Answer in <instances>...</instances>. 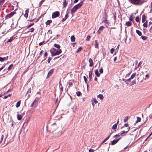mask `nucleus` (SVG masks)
Returning <instances> with one entry per match:
<instances>
[{
    "instance_id": "obj_1",
    "label": "nucleus",
    "mask_w": 152,
    "mask_h": 152,
    "mask_svg": "<svg viewBox=\"0 0 152 152\" xmlns=\"http://www.w3.org/2000/svg\"><path fill=\"white\" fill-rule=\"evenodd\" d=\"M50 52L52 56H55L56 55H59L62 52L61 49L56 50V49L52 48L50 50Z\"/></svg>"
},
{
    "instance_id": "obj_2",
    "label": "nucleus",
    "mask_w": 152,
    "mask_h": 152,
    "mask_svg": "<svg viewBox=\"0 0 152 152\" xmlns=\"http://www.w3.org/2000/svg\"><path fill=\"white\" fill-rule=\"evenodd\" d=\"M129 1L131 4L137 5H140L143 3L142 0H129Z\"/></svg>"
},
{
    "instance_id": "obj_3",
    "label": "nucleus",
    "mask_w": 152,
    "mask_h": 152,
    "mask_svg": "<svg viewBox=\"0 0 152 152\" xmlns=\"http://www.w3.org/2000/svg\"><path fill=\"white\" fill-rule=\"evenodd\" d=\"M60 13L58 11H56L53 13L52 16V18H55L59 16Z\"/></svg>"
},
{
    "instance_id": "obj_4",
    "label": "nucleus",
    "mask_w": 152,
    "mask_h": 152,
    "mask_svg": "<svg viewBox=\"0 0 152 152\" xmlns=\"http://www.w3.org/2000/svg\"><path fill=\"white\" fill-rule=\"evenodd\" d=\"M16 14L15 12H13L7 14L5 16L6 19H8L12 17L15 14Z\"/></svg>"
},
{
    "instance_id": "obj_5",
    "label": "nucleus",
    "mask_w": 152,
    "mask_h": 152,
    "mask_svg": "<svg viewBox=\"0 0 152 152\" xmlns=\"http://www.w3.org/2000/svg\"><path fill=\"white\" fill-rule=\"evenodd\" d=\"M127 129L126 130V131H122L121 132V135H123L125 133H127L129 131V130L130 129V127L129 126L127 127Z\"/></svg>"
},
{
    "instance_id": "obj_6",
    "label": "nucleus",
    "mask_w": 152,
    "mask_h": 152,
    "mask_svg": "<svg viewBox=\"0 0 152 152\" xmlns=\"http://www.w3.org/2000/svg\"><path fill=\"white\" fill-rule=\"evenodd\" d=\"M77 10V7L75 6L71 10V13L72 14H73L74 13L76 12Z\"/></svg>"
},
{
    "instance_id": "obj_7",
    "label": "nucleus",
    "mask_w": 152,
    "mask_h": 152,
    "mask_svg": "<svg viewBox=\"0 0 152 152\" xmlns=\"http://www.w3.org/2000/svg\"><path fill=\"white\" fill-rule=\"evenodd\" d=\"M121 139V138H119L118 139L114 140H113V141H112L111 142V144L112 145H114L116 144L118 141L119 140Z\"/></svg>"
},
{
    "instance_id": "obj_8",
    "label": "nucleus",
    "mask_w": 152,
    "mask_h": 152,
    "mask_svg": "<svg viewBox=\"0 0 152 152\" xmlns=\"http://www.w3.org/2000/svg\"><path fill=\"white\" fill-rule=\"evenodd\" d=\"M53 69H50L48 73L47 78H48L53 73Z\"/></svg>"
},
{
    "instance_id": "obj_9",
    "label": "nucleus",
    "mask_w": 152,
    "mask_h": 152,
    "mask_svg": "<svg viewBox=\"0 0 152 152\" xmlns=\"http://www.w3.org/2000/svg\"><path fill=\"white\" fill-rule=\"evenodd\" d=\"M83 1H81L80 3L78 4H77L75 6V7H77V9L80 8L82 5L83 4Z\"/></svg>"
},
{
    "instance_id": "obj_10",
    "label": "nucleus",
    "mask_w": 152,
    "mask_h": 152,
    "mask_svg": "<svg viewBox=\"0 0 152 152\" xmlns=\"http://www.w3.org/2000/svg\"><path fill=\"white\" fill-rule=\"evenodd\" d=\"M29 12V10L28 9H27L25 11V13L24 15V16L26 18H27L28 17V13Z\"/></svg>"
},
{
    "instance_id": "obj_11",
    "label": "nucleus",
    "mask_w": 152,
    "mask_h": 152,
    "mask_svg": "<svg viewBox=\"0 0 152 152\" xmlns=\"http://www.w3.org/2000/svg\"><path fill=\"white\" fill-rule=\"evenodd\" d=\"M104 28V27L103 26H102L99 27V29L98 31V32L99 34H100L101 31L103 30Z\"/></svg>"
},
{
    "instance_id": "obj_12",
    "label": "nucleus",
    "mask_w": 152,
    "mask_h": 152,
    "mask_svg": "<svg viewBox=\"0 0 152 152\" xmlns=\"http://www.w3.org/2000/svg\"><path fill=\"white\" fill-rule=\"evenodd\" d=\"M37 102V101L36 99H35L33 101V102L32 103L31 107H33L36 105V103Z\"/></svg>"
},
{
    "instance_id": "obj_13",
    "label": "nucleus",
    "mask_w": 152,
    "mask_h": 152,
    "mask_svg": "<svg viewBox=\"0 0 152 152\" xmlns=\"http://www.w3.org/2000/svg\"><path fill=\"white\" fill-rule=\"evenodd\" d=\"M89 66L91 67L93 65V62L91 58H90L89 60Z\"/></svg>"
},
{
    "instance_id": "obj_14",
    "label": "nucleus",
    "mask_w": 152,
    "mask_h": 152,
    "mask_svg": "<svg viewBox=\"0 0 152 152\" xmlns=\"http://www.w3.org/2000/svg\"><path fill=\"white\" fill-rule=\"evenodd\" d=\"M22 117H23L22 115H20L18 114H17V119L18 120H21L22 119Z\"/></svg>"
},
{
    "instance_id": "obj_15",
    "label": "nucleus",
    "mask_w": 152,
    "mask_h": 152,
    "mask_svg": "<svg viewBox=\"0 0 152 152\" xmlns=\"http://www.w3.org/2000/svg\"><path fill=\"white\" fill-rule=\"evenodd\" d=\"M69 13L68 12L67 14H66L65 15L64 18H62V20H61V21H62L63 22V21H65L66 20V19L68 18V14Z\"/></svg>"
},
{
    "instance_id": "obj_16",
    "label": "nucleus",
    "mask_w": 152,
    "mask_h": 152,
    "mask_svg": "<svg viewBox=\"0 0 152 152\" xmlns=\"http://www.w3.org/2000/svg\"><path fill=\"white\" fill-rule=\"evenodd\" d=\"M94 47L95 48H99L97 40H95L94 42Z\"/></svg>"
},
{
    "instance_id": "obj_17",
    "label": "nucleus",
    "mask_w": 152,
    "mask_h": 152,
    "mask_svg": "<svg viewBox=\"0 0 152 152\" xmlns=\"http://www.w3.org/2000/svg\"><path fill=\"white\" fill-rule=\"evenodd\" d=\"M67 4V3L66 2V0H64L63 3V7H66Z\"/></svg>"
},
{
    "instance_id": "obj_18",
    "label": "nucleus",
    "mask_w": 152,
    "mask_h": 152,
    "mask_svg": "<svg viewBox=\"0 0 152 152\" xmlns=\"http://www.w3.org/2000/svg\"><path fill=\"white\" fill-rule=\"evenodd\" d=\"M95 74L97 77H99L100 76V74L99 73V71L97 69L95 71Z\"/></svg>"
},
{
    "instance_id": "obj_19",
    "label": "nucleus",
    "mask_w": 152,
    "mask_h": 152,
    "mask_svg": "<svg viewBox=\"0 0 152 152\" xmlns=\"http://www.w3.org/2000/svg\"><path fill=\"white\" fill-rule=\"evenodd\" d=\"M112 134V133H111L109 135L108 137H107V138H106L101 143V144H102V143H104L105 142H106L107 140H108L109 138H110V135L111 134Z\"/></svg>"
},
{
    "instance_id": "obj_20",
    "label": "nucleus",
    "mask_w": 152,
    "mask_h": 152,
    "mask_svg": "<svg viewBox=\"0 0 152 152\" xmlns=\"http://www.w3.org/2000/svg\"><path fill=\"white\" fill-rule=\"evenodd\" d=\"M132 23L130 21L127 22L125 24V25L127 26H130L132 25Z\"/></svg>"
},
{
    "instance_id": "obj_21",
    "label": "nucleus",
    "mask_w": 152,
    "mask_h": 152,
    "mask_svg": "<svg viewBox=\"0 0 152 152\" xmlns=\"http://www.w3.org/2000/svg\"><path fill=\"white\" fill-rule=\"evenodd\" d=\"M97 97L100 99L101 100L103 99L104 98L102 94H99L97 96Z\"/></svg>"
},
{
    "instance_id": "obj_22",
    "label": "nucleus",
    "mask_w": 152,
    "mask_h": 152,
    "mask_svg": "<svg viewBox=\"0 0 152 152\" xmlns=\"http://www.w3.org/2000/svg\"><path fill=\"white\" fill-rule=\"evenodd\" d=\"M70 39L71 41L72 42H75V38L74 36H71Z\"/></svg>"
},
{
    "instance_id": "obj_23",
    "label": "nucleus",
    "mask_w": 152,
    "mask_h": 152,
    "mask_svg": "<svg viewBox=\"0 0 152 152\" xmlns=\"http://www.w3.org/2000/svg\"><path fill=\"white\" fill-rule=\"evenodd\" d=\"M92 102H93V103H94L96 104L98 103V101L96 99L94 98L92 100Z\"/></svg>"
},
{
    "instance_id": "obj_24",
    "label": "nucleus",
    "mask_w": 152,
    "mask_h": 152,
    "mask_svg": "<svg viewBox=\"0 0 152 152\" xmlns=\"http://www.w3.org/2000/svg\"><path fill=\"white\" fill-rule=\"evenodd\" d=\"M20 101H18L16 103V107L17 108L18 107L20 106Z\"/></svg>"
},
{
    "instance_id": "obj_25",
    "label": "nucleus",
    "mask_w": 152,
    "mask_h": 152,
    "mask_svg": "<svg viewBox=\"0 0 152 152\" xmlns=\"http://www.w3.org/2000/svg\"><path fill=\"white\" fill-rule=\"evenodd\" d=\"M128 126H129L128 124V123H126L124 124V125L123 126H122L121 127V129H124L125 127H128Z\"/></svg>"
},
{
    "instance_id": "obj_26",
    "label": "nucleus",
    "mask_w": 152,
    "mask_h": 152,
    "mask_svg": "<svg viewBox=\"0 0 152 152\" xmlns=\"http://www.w3.org/2000/svg\"><path fill=\"white\" fill-rule=\"evenodd\" d=\"M83 78H84V80L85 81V83L86 84H87V86H88V83H87L88 80H87V79L86 77V76H83Z\"/></svg>"
},
{
    "instance_id": "obj_27",
    "label": "nucleus",
    "mask_w": 152,
    "mask_h": 152,
    "mask_svg": "<svg viewBox=\"0 0 152 152\" xmlns=\"http://www.w3.org/2000/svg\"><path fill=\"white\" fill-rule=\"evenodd\" d=\"M136 32L140 36L142 35V33L141 31H140L136 30Z\"/></svg>"
},
{
    "instance_id": "obj_28",
    "label": "nucleus",
    "mask_w": 152,
    "mask_h": 152,
    "mask_svg": "<svg viewBox=\"0 0 152 152\" xmlns=\"http://www.w3.org/2000/svg\"><path fill=\"white\" fill-rule=\"evenodd\" d=\"M54 46L55 47H56L58 49H59L60 48V46L59 45L56 44H54Z\"/></svg>"
},
{
    "instance_id": "obj_29",
    "label": "nucleus",
    "mask_w": 152,
    "mask_h": 152,
    "mask_svg": "<svg viewBox=\"0 0 152 152\" xmlns=\"http://www.w3.org/2000/svg\"><path fill=\"white\" fill-rule=\"evenodd\" d=\"M52 21L51 20H48L46 22V24L47 25H50L52 22Z\"/></svg>"
},
{
    "instance_id": "obj_30",
    "label": "nucleus",
    "mask_w": 152,
    "mask_h": 152,
    "mask_svg": "<svg viewBox=\"0 0 152 152\" xmlns=\"http://www.w3.org/2000/svg\"><path fill=\"white\" fill-rule=\"evenodd\" d=\"M13 64H11L7 68V70L8 71H9L12 68V67L13 66Z\"/></svg>"
},
{
    "instance_id": "obj_31",
    "label": "nucleus",
    "mask_w": 152,
    "mask_h": 152,
    "mask_svg": "<svg viewBox=\"0 0 152 152\" xmlns=\"http://www.w3.org/2000/svg\"><path fill=\"white\" fill-rule=\"evenodd\" d=\"M147 23H148L147 21H146L145 22V23H144L143 24V26L147 28L148 26Z\"/></svg>"
},
{
    "instance_id": "obj_32",
    "label": "nucleus",
    "mask_w": 152,
    "mask_h": 152,
    "mask_svg": "<svg viewBox=\"0 0 152 152\" xmlns=\"http://www.w3.org/2000/svg\"><path fill=\"white\" fill-rule=\"evenodd\" d=\"M6 58L5 57L2 58L0 57V61L1 62H3L6 60Z\"/></svg>"
},
{
    "instance_id": "obj_33",
    "label": "nucleus",
    "mask_w": 152,
    "mask_h": 152,
    "mask_svg": "<svg viewBox=\"0 0 152 152\" xmlns=\"http://www.w3.org/2000/svg\"><path fill=\"white\" fill-rule=\"evenodd\" d=\"M136 73H134L131 76V77H130V78L132 79H133L136 76Z\"/></svg>"
},
{
    "instance_id": "obj_34",
    "label": "nucleus",
    "mask_w": 152,
    "mask_h": 152,
    "mask_svg": "<svg viewBox=\"0 0 152 152\" xmlns=\"http://www.w3.org/2000/svg\"><path fill=\"white\" fill-rule=\"evenodd\" d=\"M76 94L78 96H80L82 94L79 91L77 92Z\"/></svg>"
},
{
    "instance_id": "obj_35",
    "label": "nucleus",
    "mask_w": 152,
    "mask_h": 152,
    "mask_svg": "<svg viewBox=\"0 0 152 152\" xmlns=\"http://www.w3.org/2000/svg\"><path fill=\"white\" fill-rule=\"evenodd\" d=\"M82 47H80L79 48H78V49H77V53H78L80 51L82 50Z\"/></svg>"
},
{
    "instance_id": "obj_36",
    "label": "nucleus",
    "mask_w": 152,
    "mask_h": 152,
    "mask_svg": "<svg viewBox=\"0 0 152 152\" xmlns=\"http://www.w3.org/2000/svg\"><path fill=\"white\" fill-rule=\"evenodd\" d=\"M141 118L139 117H137V120L136 121V123H137L138 122H140L141 121Z\"/></svg>"
},
{
    "instance_id": "obj_37",
    "label": "nucleus",
    "mask_w": 152,
    "mask_h": 152,
    "mask_svg": "<svg viewBox=\"0 0 152 152\" xmlns=\"http://www.w3.org/2000/svg\"><path fill=\"white\" fill-rule=\"evenodd\" d=\"M117 125L115 124L114 125L112 126V129H116L117 128Z\"/></svg>"
},
{
    "instance_id": "obj_38",
    "label": "nucleus",
    "mask_w": 152,
    "mask_h": 152,
    "mask_svg": "<svg viewBox=\"0 0 152 152\" xmlns=\"http://www.w3.org/2000/svg\"><path fill=\"white\" fill-rule=\"evenodd\" d=\"M91 38V37L90 36L88 35L87 37L86 40V41H89L90 40Z\"/></svg>"
},
{
    "instance_id": "obj_39",
    "label": "nucleus",
    "mask_w": 152,
    "mask_h": 152,
    "mask_svg": "<svg viewBox=\"0 0 152 152\" xmlns=\"http://www.w3.org/2000/svg\"><path fill=\"white\" fill-rule=\"evenodd\" d=\"M34 28H31L29 29V31H28V32H32L34 31Z\"/></svg>"
},
{
    "instance_id": "obj_40",
    "label": "nucleus",
    "mask_w": 152,
    "mask_h": 152,
    "mask_svg": "<svg viewBox=\"0 0 152 152\" xmlns=\"http://www.w3.org/2000/svg\"><path fill=\"white\" fill-rule=\"evenodd\" d=\"M145 17L143 15L142 16V22H145Z\"/></svg>"
},
{
    "instance_id": "obj_41",
    "label": "nucleus",
    "mask_w": 152,
    "mask_h": 152,
    "mask_svg": "<svg viewBox=\"0 0 152 152\" xmlns=\"http://www.w3.org/2000/svg\"><path fill=\"white\" fill-rule=\"evenodd\" d=\"M128 119V116H127L125 118H124V122H126L127 121Z\"/></svg>"
},
{
    "instance_id": "obj_42",
    "label": "nucleus",
    "mask_w": 152,
    "mask_h": 152,
    "mask_svg": "<svg viewBox=\"0 0 152 152\" xmlns=\"http://www.w3.org/2000/svg\"><path fill=\"white\" fill-rule=\"evenodd\" d=\"M115 50V49L113 48H112L110 50V53L111 54H113Z\"/></svg>"
},
{
    "instance_id": "obj_43",
    "label": "nucleus",
    "mask_w": 152,
    "mask_h": 152,
    "mask_svg": "<svg viewBox=\"0 0 152 152\" xmlns=\"http://www.w3.org/2000/svg\"><path fill=\"white\" fill-rule=\"evenodd\" d=\"M141 37L144 40H146L147 38V37L144 36H142Z\"/></svg>"
},
{
    "instance_id": "obj_44",
    "label": "nucleus",
    "mask_w": 152,
    "mask_h": 152,
    "mask_svg": "<svg viewBox=\"0 0 152 152\" xmlns=\"http://www.w3.org/2000/svg\"><path fill=\"white\" fill-rule=\"evenodd\" d=\"M11 94H8L7 95V96H5L4 97V99H6L8 97H9V96H11Z\"/></svg>"
},
{
    "instance_id": "obj_45",
    "label": "nucleus",
    "mask_w": 152,
    "mask_h": 152,
    "mask_svg": "<svg viewBox=\"0 0 152 152\" xmlns=\"http://www.w3.org/2000/svg\"><path fill=\"white\" fill-rule=\"evenodd\" d=\"M13 38H11L10 39H8L7 42H11L13 40Z\"/></svg>"
},
{
    "instance_id": "obj_46",
    "label": "nucleus",
    "mask_w": 152,
    "mask_h": 152,
    "mask_svg": "<svg viewBox=\"0 0 152 152\" xmlns=\"http://www.w3.org/2000/svg\"><path fill=\"white\" fill-rule=\"evenodd\" d=\"M99 72L101 73H103V70L102 68L101 67L99 70Z\"/></svg>"
},
{
    "instance_id": "obj_47",
    "label": "nucleus",
    "mask_w": 152,
    "mask_h": 152,
    "mask_svg": "<svg viewBox=\"0 0 152 152\" xmlns=\"http://www.w3.org/2000/svg\"><path fill=\"white\" fill-rule=\"evenodd\" d=\"M4 138V135H2L1 138L0 140V143H1L3 139Z\"/></svg>"
},
{
    "instance_id": "obj_48",
    "label": "nucleus",
    "mask_w": 152,
    "mask_h": 152,
    "mask_svg": "<svg viewBox=\"0 0 152 152\" xmlns=\"http://www.w3.org/2000/svg\"><path fill=\"white\" fill-rule=\"evenodd\" d=\"M135 20L137 22H138L139 21V17H137L136 18Z\"/></svg>"
},
{
    "instance_id": "obj_49",
    "label": "nucleus",
    "mask_w": 152,
    "mask_h": 152,
    "mask_svg": "<svg viewBox=\"0 0 152 152\" xmlns=\"http://www.w3.org/2000/svg\"><path fill=\"white\" fill-rule=\"evenodd\" d=\"M34 24V23H32L30 25H29L28 26H27V28H29V27H31V26H33Z\"/></svg>"
},
{
    "instance_id": "obj_50",
    "label": "nucleus",
    "mask_w": 152,
    "mask_h": 152,
    "mask_svg": "<svg viewBox=\"0 0 152 152\" xmlns=\"http://www.w3.org/2000/svg\"><path fill=\"white\" fill-rule=\"evenodd\" d=\"M45 0H42L39 3L40 5L41 6L43 2H44Z\"/></svg>"
},
{
    "instance_id": "obj_51",
    "label": "nucleus",
    "mask_w": 152,
    "mask_h": 152,
    "mask_svg": "<svg viewBox=\"0 0 152 152\" xmlns=\"http://www.w3.org/2000/svg\"><path fill=\"white\" fill-rule=\"evenodd\" d=\"M5 0H0V3L2 4Z\"/></svg>"
},
{
    "instance_id": "obj_52",
    "label": "nucleus",
    "mask_w": 152,
    "mask_h": 152,
    "mask_svg": "<svg viewBox=\"0 0 152 152\" xmlns=\"http://www.w3.org/2000/svg\"><path fill=\"white\" fill-rule=\"evenodd\" d=\"M129 20H130L131 21H132L133 20V19L132 18V15L131 16L130 18H129Z\"/></svg>"
},
{
    "instance_id": "obj_53",
    "label": "nucleus",
    "mask_w": 152,
    "mask_h": 152,
    "mask_svg": "<svg viewBox=\"0 0 152 152\" xmlns=\"http://www.w3.org/2000/svg\"><path fill=\"white\" fill-rule=\"evenodd\" d=\"M52 58H49L48 60V62L49 63L50 62V61L51 60Z\"/></svg>"
},
{
    "instance_id": "obj_54",
    "label": "nucleus",
    "mask_w": 152,
    "mask_h": 152,
    "mask_svg": "<svg viewBox=\"0 0 152 152\" xmlns=\"http://www.w3.org/2000/svg\"><path fill=\"white\" fill-rule=\"evenodd\" d=\"M89 77L90 80H91V79H92V74H90V73H89Z\"/></svg>"
},
{
    "instance_id": "obj_55",
    "label": "nucleus",
    "mask_w": 152,
    "mask_h": 152,
    "mask_svg": "<svg viewBox=\"0 0 152 152\" xmlns=\"http://www.w3.org/2000/svg\"><path fill=\"white\" fill-rule=\"evenodd\" d=\"M94 150L92 149H90L89 150V152H94Z\"/></svg>"
},
{
    "instance_id": "obj_56",
    "label": "nucleus",
    "mask_w": 152,
    "mask_h": 152,
    "mask_svg": "<svg viewBox=\"0 0 152 152\" xmlns=\"http://www.w3.org/2000/svg\"><path fill=\"white\" fill-rule=\"evenodd\" d=\"M44 43V42H40L39 43V45H40V46L41 45H42Z\"/></svg>"
},
{
    "instance_id": "obj_57",
    "label": "nucleus",
    "mask_w": 152,
    "mask_h": 152,
    "mask_svg": "<svg viewBox=\"0 0 152 152\" xmlns=\"http://www.w3.org/2000/svg\"><path fill=\"white\" fill-rule=\"evenodd\" d=\"M48 56V53L46 52H45L44 54V56L46 57Z\"/></svg>"
},
{
    "instance_id": "obj_58",
    "label": "nucleus",
    "mask_w": 152,
    "mask_h": 152,
    "mask_svg": "<svg viewBox=\"0 0 152 152\" xmlns=\"http://www.w3.org/2000/svg\"><path fill=\"white\" fill-rule=\"evenodd\" d=\"M31 90L30 89H28L27 92V93H31Z\"/></svg>"
},
{
    "instance_id": "obj_59",
    "label": "nucleus",
    "mask_w": 152,
    "mask_h": 152,
    "mask_svg": "<svg viewBox=\"0 0 152 152\" xmlns=\"http://www.w3.org/2000/svg\"><path fill=\"white\" fill-rule=\"evenodd\" d=\"M14 7L13 6H12L11 8V10H13L14 9Z\"/></svg>"
},
{
    "instance_id": "obj_60",
    "label": "nucleus",
    "mask_w": 152,
    "mask_h": 152,
    "mask_svg": "<svg viewBox=\"0 0 152 152\" xmlns=\"http://www.w3.org/2000/svg\"><path fill=\"white\" fill-rule=\"evenodd\" d=\"M145 77L146 78H148L149 77V75L148 74H147L145 75Z\"/></svg>"
},
{
    "instance_id": "obj_61",
    "label": "nucleus",
    "mask_w": 152,
    "mask_h": 152,
    "mask_svg": "<svg viewBox=\"0 0 152 152\" xmlns=\"http://www.w3.org/2000/svg\"><path fill=\"white\" fill-rule=\"evenodd\" d=\"M43 51L42 50L40 51V53H39V55H42V53H43Z\"/></svg>"
},
{
    "instance_id": "obj_62",
    "label": "nucleus",
    "mask_w": 152,
    "mask_h": 152,
    "mask_svg": "<svg viewBox=\"0 0 152 152\" xmlns=\"http://www.w3.org/2000/svg\"><path fill=\"white\" fill-rule=\"evenodd\" d=\"M135 80H133V81L132 83V84H133V85H134V84H135Z\"/></svg>"
},
{
    "instance_id": "obj_63",
    "label": "nucleus",
    "mask_w": 152,
    "mask_h": 152,
    "mask_svg": "<svg viewBox=\"0 0 152 152\" xmlns=\"http://www.w3.org/2000/svg\"><path fill=\"white\" fill-rule=\"evenodd\" d=\"M152 133H151L149 136H148V137H147V139H148V138H149L152 135Z\"/></svg>"
},
{
    "instance_id": "obj_64",
    "label": "nucleus",
    "mask_w": 152,
    "mask_h": 152,
    "mask_svg": "<svg viewBox=\"0 0 152 152\" xmlns=\"http://www.w3.org/2000/svg\"><path fill=\"white\" fill-rule=\"evenodd\" d=\"M117 58L116 57H115L114 59V61H115L116 60H117Z\"/></svg>"
}]
</instances>
